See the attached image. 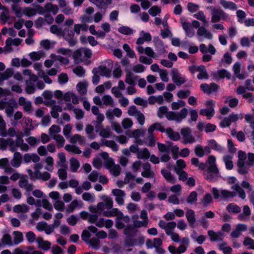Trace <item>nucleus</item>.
I'll return each mask as SVG.
<instances>
[{
  "label": "nucleus",
  "instance_id": "nucleus-11",
  "mask_svg": "<svg viewBox=\"0 0 254 254\" xmlns=\"http://www.w3.org/2000/svg\"><path fill=\"white\" fill-rule=\"evenodd\" d=\"M22 162V155L19 152H15L13 154V159L11 161V165L15 167H19Z\"/></svg>",
  "mask_w": 254,
  "mask_h": 254
},
{
  "label": "nucleus",
  "instance_id": "nucleus-54",
  "mask_svg": "<svg viewBox=\"0 0 254 254\" xmlns=\"http://www.w3.org/2000/svg\"><path fill=\"white\" fill-rule=\"evenodd\" d=\"M82 55V48L76 50L73 54L72 57L75 61L79 60L80 62H83L82 60L80 59Z\"/></svg>",
  "mask_w": 254,
  "mask_h": 254
},
{
  "label": "nucleus",
  "instance_id": "nucleus-7",
  "mask_svg": "<svg viewBox=\"0 0 254 254\" xmlns=\"http://www.w3.org/2000/svg\"><path fill=\"white\" fill-rule=\"evenodd\" d=\"M153 42L155 49L159 53L163 54L166 52L164 43L159 37H154Z\"/></svg>",
  "mask_w": 254,
  "mask_h": 254
},
{
  "label": "nucleus",
  "instance_id": "nucleus-28",
  "mask_svg": "<svg viewBox=\"0 0 254 254\" xmlns=\"http://www.w3.org/2000/svg\"><path fill=\"white\" fill-rule=\"evenodd\" d=\"M118 31L121 34L126 35H130L133 34V30L127 26H122L118 29Z\"/></svg>",
  "mask_w": 254,
  "mask_h": 254
},
{
  "label": "nucleus",
  "instance_id": "nucleus-12",
  "mask_svg": "<svg viewBox=\"0 0 254 254\" xmlns=\"http://www.w3.org/2000/svg\"><path fill=\"white\" fill-rule=\"evenodd\" d=\"M154 130L160 131L161 132H165L166 131L165 128L162 126L160 123H155L151 125L148 128V133L153 134Z\"/></svg>",
  "mask_w": 254,
  "mask_h": 254
},
{
  "label": "nucleus",
  "instance_id": "nucleus-16",
  "mask_svg": "<svg viewBox=\"0 0 254 254\" xmlns=\"http://www.w3.org/2000/svg\"><path fill=\"white\" fill-rule=\"evenodd\" d=\"M214 76L216 79L218 78L223 79L226 77L229 79L231 77V74L226 69H221L218 70L217 72L214 74Z\"/></svg>",
  "mask_w": 254,
  "mask_h": 254
},
{
  "label": "nucleus",
  "instance_id": "nucleus-47",
  "mask_svg": "<svg viewBox=\"0 0 254 254\" xmlns=\"http://www.w3.org/2000/svg\"><path fill=\"white\" fill-rule=\"evenodd\" d=\"M212 201V196L210 193H207L202 200V204L204 207H207Z\"/></svg>",
  "mask_w": 254,
  "mask_h": 254
},
{
  "label": "nucleus",
  "instance_id": "nucleus-43",
  "mask_svg": "<svg viewBox=\"0 0 254 254\" xmlns=\"http://www.w3.org/2000/svg\"><path fill=\"white\" fill-rule=\"evenodd\" d=\"M73 71L78 77H79L84 76L85 73V70L81 65L77 66L74 69H73Z\"/></svg>",
  "mask_w": 254,
  "mask_h": 254
},
{
  "label": "nucleus",
  "instance_id": "nucleus-64",
  "mask_svg": "<svg viewBox=\"0 0 254 254\" xmlns=\"http://www.w3.org/2000/svg\"><path fill=\"white\" fill-rule=\"evenodd\" d=\"M61 128L59 126L55 125H52L49 129V132L51 135L53 134L58 133L61 131Z\"/></svg>",
  "mask_w": 254,
  "mask_h": 254
},
{
  "label": "nucleus",
  "instance_id": "nucleus-9",
  "mask_svg": "<svg viewBox=\"0 0 254 254\" xmlns=\"http://www.w3.org/2000/svg\"><path fill=\"white\" fill-rule=\"evenodd\" d=\"M207 234L211 242L219 241L222 240L223 233L221 232L216 233L213 230H210L208 231Z\"/></svg>",
  "mask_w": 254,
  "mask_h": 254
},
{
  "label": "nucleus",
  "instance_id": "nucleus-29",
  "mask_svg": "<svg viewBox=\"0 0 254 254\" xmlns=\"http://www.w3.org/2000/svg\"><path fill=\"white\" fill-rule=\"evenodd\" d=\"M14 235V243L15 245H18L22 243L23 241V236L21 232L15 231L13 232Z\"/></svg>",
  "mask_w": 254,
  "mask_h": 254
},
{
  "label": "nucleus",
  "instance_id": "nucleus-37",
  "mask_svg": "<svg viewBox=\"0 0 254 254\" xmlns=\"http://www.w3.org/2000/svg\"><path fill=\"white\" fill-rule=\"evenodd\" d=\"M137 245V239L133 237H126L125 246L126 247H134Z\"/></svg>",
  "mask_w": 254,
  "mask_h": 254
},
{
  "label": "nucleus",
  "instance_id": "nucleus-62",
  "mask_svg": "<svg viewBox=\"0 0 254 254\" xmlns=\"http://www.w3.org/2000/svg\"><path fill=\"white\" fill-rule=\"evenodd\" d=\"M139 34L145 42H150L152 40V36L149 32H145L143 30H142L140 32Z\"/></svg>",
  "mask_w": 254,
  "mask_h": 254
},
{
  "label": "nucleus",
  "instance_id": "nucleus-50",
  "mask_svg": "<svg viewBox=\"0 0 254 254\" xmlns=\"http://www.w3.org/2000/svg\"><path fill=\"white\" fill-rule=\"evenodd\" d=\"M12 10L15 14L16 17H21L22 13L21 12V8L17 4H13L12 5Z\"/></svg>",
  "mask_w": 254,
  "mask_h": 254
},
{
  "label": "nucleus",
  "instance_id": "nucleus-38",
  "mask_svg": "<svg viewBox=\"0 0 254 254\" xmlns=\"http://www.w3.org/2000/svg\"><path fill=\"white\" fill-rule=\"evenodd\" d=\"M101 199L104 201L105 205L106 206L107 209H110L112 208L113 200L111 197L106 195H103Z\"/></svg>",
  "mask_w": 254,
  "mask_h": 254
},
{
  "label": "nucleus",
  "instance_id": "nucleus-25",
  "mask_svg": "<svg viewBox=\"0 0 254 254\" xmlns=\"http://www.w3.org/2000/svg\"><path fill=\"white\" fill-rule=\"evenodd\" d=\"M45 8L48 12H52L53 14H56L59 11V7L57 5L50 2L47 3L45 5Z\"/></svg>",
  "mask_w": 254,
  "mask_h": 254
},
{
  "label": "nucleus",
  "instance_id": "nucleus-8",
  "mask_svg": "<svg viewBox=\"0 0 254 254\" xmlns=\"http://www.w3.org/2000/svg\"><path fill=\"white\" fill-rule=\"evenodd\" d=\"M138 230L131 224L127 225L124 229V234L126 237H134L136 236Z\"/></svg>",
  "mask_w": 254,
  "mask_h": 254
},
{
  "label": "nucleus",
  "instance_id": "nucleus-14",
  "mask_svg": "<svg viewBox=\"0 0 254 254\" xmlns=\"http://www.w3.org/2000/svg\"><path fill=\"white\" fill-rule=\"evenodd\" d=\"M182 27L185 31L186 36L189 38H191L194 36V31L191 27V25L190 23L184 22L182 23Z\"/></svg>",
  "mask_w": 254,
  "mask_h": 254
},
{
  "label": "nucleus",
  "instance_id": "nucleus-27",
  "mask_svg": "<svg viewBox=\"0 0 254 254\" xmlns=\"http://www.w3.org/2000/svg\"><path fill=\"white\" fill-rule=\"evenodd\" d=\"M99 70H97L98 73L101 76H106L107 77H110L111 75V70L106 66H99L98 67Z\"/></svg>",
  "mask_w": 254,
  "mask_h": 254
},
{
  "label": "nucleus",
  "instance_id": "nucleus-13",
  "mask_svg": "<svg viewBox=\"0 0 254 254\" xmlns=\"http://www.w3.org/2000/svg\"><path fill=\"white\" fill-rule=\"evenodd\" d=\"M197 71L199 72L197 75V77L198 79H208L209 78V75L204 65H198Z\"/></svg>",
  "mask_w": 254,
  "mask_h": 254
},
{
  "label": "nucleus",
  "instance_id": "nucleus-18",
  "mask_svg": "<svg viewBox=\"0 0 254 254\" xmlns=\"http://www.w3.org/2000/svg\"><path fill=\"white\" fill-rule=\"evenodd\" d=\"M169 138L173 141H178L180 138V135L178 132L174 131L171 127L167 128L166 131Z\"/></svg>",
  "mask_w": 254,
  "mask_h": 254
},
{
  "label": "nucleus",
  "instance_id": "nucleus-48",
  "mask_svg": "<svg viewBox=\"0 0 254 254\" xmlns=\"http://www.w3.org/2000/svg\"><path fill=\"white\" fill-rule=\"evenodd\" d=\"M54 139L57 141V145L59 148H61L64 146L65 140L62 135L61 134L55 135L54 137Z\"/></svg>",
  "mask_w": 254,
  "mask_h": 254
},
{
  "label": "nucleus",
  "instance_id": "nucleus-60",
  "mask_svg": "<svg viewBox=\"0 0 254 254\" xmlns=\"http://www.w3.org/2000/svg\"><path fill=\"white\" fill-rule=\"evenodd\" d=\"M78 220V219L76 216L71 215L69 217L67 218L66 221L69 225L74 226L77 224Z\"/></svg>",
  "mask_w": 254,
  "mask_h": 254
},
{
  "label": "nucleus",
  "instance_id": "nucleus-26",
  "mask_svg": "<svg viewBox=\"0 0 254 254\" xmlns=\"http://www.w3.org/2000/svg\"><path fill=\"white\" fill-rule=\"evenodd\" d=\"M204 179L209 182H214L216 181L219 176V173H210L207 174L204 173Z\"/></svg>",
  "mask_w": 254,
  "mask_h": 254
},
{
  "label": "nucleus",
  "instance_id": "nucleus-36",
  "mask_svg": "<svg viewBox=\"0 0 254 254\" xmlns=\"http://www.w3.org/2000/svg\"><path fill=\"white\" fill-rule=\"evenodd\" d=\"M232 188L238 192L241 198L244 199L246 198V195L244 190L238 184H235Z\"/></svg>",
  "mask_w": 254,
  "mask_h": 254
},
{
  "label": "nucleus",
  "instance_id": "nucleus-46",
  "mask_svg": "<svg viewBox=\"0 0 254 254\" xmlns=\"http://www.w3.org/2000/svg\"><path fill=\"white\" fill-rule=\"evenodd\" d=\"M195 154L199 158H202L204 156V150L203 147L200 144L195 146L194 148Z\"/></svg>",
  "mask_w": 254,
  "mask_h": 254
},
{
  "label": "nucleus",
  "instance_id": "nucleus-49",
  "mask_svg": "<svg viewBox=\"0 0 254 254\" xmlns=\"http://www.w3.org/2000/svg\"><path fill=\"white\" fill-rule=\"evenodd\" d=\"M161 9L158 6H152L148 10V13L152 16H156L157 14L161 13Z\"/></svg>",
  "mask_w": 254,
  "mask_h": 254
},
{
  "label": "nucleus",
  "instance_id": "nucleus-39",
  "mask_svg": "<svg viewBox=\"0 0 254 254\" xmlns=\"http://www.w3.org/2000/svg\"><path fill=\"white\" fill-rule=\"evenodd\" d=\"M86 243L89 244L90 246H91L96 250L99 249V248L100 241L98 238L96 237H93L90 240H89L88 243Z\"/></svg>",
  "mask_w": 254,
  "mask_h": 254
},
{
  "label": "nucleus",
  "instance_id": "nucleus-44",
  "mask_svg": "<svg viewBox=\"0 0 254 254\" xmlns=\"http://www.w3.org/2000/svg\"><path fill=\"white\" fill-rule=\"evenodd\" d=\"M23 14L28 17H31L36 14V10L34 8L26 7L23 9Z\"/></svg>",
  "mask_w": 254,
  "mask_h": 254
},
{
  "label": "nucleus",
  "instance_id": "nucleus-15",
  "mask_svg": "<svg viewBox=\"0 0 254 254\" xmlns=\"http://www.w3.org/2000/svg\"><path fill=\"white\" fill-rule=\"evenodd\" d=\"M186 217L190 226L193 227V225L196 221L194 211L192 209H189L186 213Z\"/></svg>",
  "mask_w": 254,
  "mask_h": 254
},
{
  "label": "nucleus",
  "instance_id": "nucleus-59",
  "mask_svg": "<svg viewBox=\"0 0 254 254\" xmlns=\"http://www.w3.org/2000/svg\"><path fill=\"white\" fill-rule=\"evenodd\" d=\"M54 208L58 211H64V203L61 200H57L54 204Z\"/></svg>",
  "mask_w": 254,
  "mask_h": 254
},
{
  "label": "nucleus",
  "instance_id": "nucleus-32",
  "mask_svg": "<svg viewBox=\"0 0 254 254\" xmlns=\"http://www.w3.org/2000/svg\"><path fill=\"white\" fill-rule=\"evenodd\" d=\"M27 172L32 180L41 179V173L39 170H35L34 172H33L31 169H27Z\"/></svg>",
  "mask_w": 254,
  "mask_h": 254
},
{
  "label": "nucleus",
  "instance_id": "nucleus-45",
  "mask_svg": "<svg viewBox=\"0 0 254 254\" xmlns=\"http://www.w3.org/2000/svg\"><path fill=\"white\" fill-rule=\"evenodd\" d=\"M176 173L179 175V179L182 181H185L188 179V175L185 171L178 170L177 168H175Z\"/></svg>",
  "mask_w": 254,
  "mask_h": 254
},
{
  "label": "nucleus",
  "instance_id": "nucleus-6",
  "mask_svg": "<svg viewBox=\"0 0 254 254\" xmlns=\"http://www.w3.org/2000/svg\"><path fill=\"white\" fill-rule=\"evenodd\" d=\"M112 193L116 196L115 201L120 205H122L124 203V197L126 193L125 191L122 190L115 189L112 190Z\"/></svg>",
  "mask_w": 254,
  "mask_h": 254
},
{
  "label": "nucleus",
  "instance_id": "nucleus-58",
  "mask_svg": "<svg viewBox=\"0 0 254 254\" xmlns=\"http://www.w3.org/2000/svg\"><path fill=\"white\" fill-rule=\"evenodd\" d=\"M68 81V77L66 73H61L58 76V82L61 84L66 83Z\"/></svg>",
  "mask_w": 254,
  "mask_h": 254
},
{
  "label": "nucleus",
  "instance_id": "nucleus-1",
  "mask_svg": "<svg viewBox=\"0 0 254 254\" xmlns=\"http://www.w3.org/2000/svg\"><path fill=\"white\" fill-rule=\"evenodd\" d=\"M211 192L215 199H218L220 198L223 201H226L230 198H232L237 194L235 192L227 190L222 189L219 191L216 188H213L211 190Z\"/></svg>",
  "mask_w": 254,
  "mask_h": 254
},
{
  "label": "nucleus",
  "instance_id": "nucleus-2",
  "mask_svg": "<svg viewBox=\"0 0 254 254\" xmlns=\"http://www.w3.org/2000/svg\"><path fill=\"white\" fill-rule=\"evenodd\" d=\"M188 114V109L184 108L180 112L176 113L173 111H168L167 115H166V117L169 121H175L177 123H180L186 118Z\"/></svg>",
  "mask_w": 254,
  "mask_h": 254
},
{
  "label": "nucleus",
  "instance_id": "nucleus-31",
  "mask_svg": "<svg viewBox=\"0 0 254 254\" xmlns=\"http://www.w3.org/2000/svg\"><path fill=\"white\" fill-rule=\"evenodd\" d=\"M150 152L146 148H144L142 150L139 151L137 153V157L138 159H147L150 157Z\"/></svg>",
  "mask_w": 254,
  "mask_h": 254
},
{
  "label": "nucleus",
  "instance_id": "nucleus-5",
  "mask_svg": "<svg viewBox=\"0 0 254 254\" xmlns=\"http://www.w3.org/2000/svg\"><path fill=\"white\" fill-rule=\"evenodd\" d=\"M181 133L184 139V143L185 144L192 143L195 142V138L191 135V130L189 127L182 128Z\"/></svg>",
  "mask_w": 254,
  "mask_h": 254
},
{
  "label": "nucleus",
  "instance_id": "nucleus-24",
  "mask_svg": "<svg viewBox=\"0 0 254 254\" xmlns=\"http://www.w3.org/2000/svg\"><path fill=\"white\" fill-rule=\"evenodd\" d=\"M70 164L71 171L72 172H76L80 167L79 161L74 157H71L70 159Z\"/></svg>",
  "mask_w": 254,
  "mask_h": 254
},
{
  "label": "nucleus",
  "instance_id": "nucleus-40",
  "mask_svg": "<svg viewBox=\"0 0 254 254\" xmlns=\"http://www.w3.org/2000/svg\"><path fill=\"white\" fill-rule=\"evenodd\" d=\"M168 112V109L166 106H161L159 108L158 110L157 111V115L159 118L162 119L165 116H166Z\"/></svg>",
  "mask_w": 254,
  "mask_h": 254
},
{
  "label": "nucleus",
  "instance_id": "nucleus-4",
  "mask_svg": "<svg viewBox=\"0 0 254 254\" xmlns=\"http://www.w3.org/2000/svg\"><path fill=\"white\" fill-rule=\"evenodd\" d=\"M62 35L64 39L68 42L69 46L73 47L77 43V40L74 38V33L73 30L64 28L63 31Z\"/></svg>",
  "mask_w": 254,
  "mask_h": 254
},
{
  "label": "nucleus",
  "instance_id": "nucleus-23",
  "mask_svg": "<svg viewBox=\"0 0 254 254\" xmlns=\"http://www.w3.org/2000/svg\"><path fill=\"white\" fill-rule=\"evenodd\" d=\"M161 173L168 182L171 183H175V178L170 172L165 169H162Z\"/></svg>",
  "mask_w": 254,
  "mask_h": 254
},
{
  "label": "nucleus",
  "instance_id": "nucleus-55",
  "mask_svg": "<svg viewBox=\"0 0 254 254\" xmlns=\"http://www.w3.org/2000/svg\"><path fill=\"white\" fill-rule=\"evenodd\" d=\"M172 144L173 143L171 142L170 146H167L165 144H164L163 143H162L160 142H158L157 146H158V149L160 152L168 153L169 151V150L170 149V147L171 146Z\"/></svg>",
  "mask_w": 254,
  "mask_h": 254
},
{
  "label": "nucleus",
  "instance_id": "nucleus-20",
  "mask_svg": "<svg viewBox=\"0 0 254 254\" xmlns=\"http://www.w3.org/2000/svg\"><path fill=\"white\" fill-rule=\"evenodd\" d=\"M214 109L212 107L202 109L200 111V114L201 116H206L208 120H210L214 116Z\"/></svg>",
  "mask_w": 254,
  "mask_h": 254
},
{
  "label": "nucleus",
  "instance_id": "nucleus-53",
  "mask_svg": "<svg viewBox=\"0 0 254 254\" xmlns=\"http://www.w3.org/2000/svg\"><path fill=\"white\" fill-rule=\"evenodd\" d=\"M1 242L4 245H12V238L8 234H4L2 239Z\"/></svg>",
  "mask_w": 254,
  "mask_h": 254
},
{
  "label": "nucleus",
  "instance_id": "nucleus-63",
  "mask_svg": "<svg viewBox=\"0 0 254 254\" xmlns=\"http://www.w3.org/2000/svg\"><path fill=\"white\" fill-rule=\"evenodd\" d=\"M134 103L137 105L142 106L144 107H146L147 106V101L139 97H138L134 99Z\"/></svg>",
  "mask_w": 254,
  "mask_h": 254
},
{
  "label": "nucleus",
  "instance_id": "nucleus-56",
  "mask_svg": "<svg viewBox=\"0 0 254 254\" xmlns=\"http://www.w3.org/2000/svg\"><path fill=\"white\" fill-rule=\"evenodd\" d=\"M92 73H93L92 80V83L94 85H96L99 83L100 81V77L98 75H97V73H98L97 72V68H94L92 70Z\"/></svg>",
  "mask_w": 254,
  "mask_h": 254
},
{
  "label": "nucleus",
  "instance_id": "nucleus-42",
  "mask_svg": "<svg viewBox=\"0 0 254 254\" xmlns=\"http://www.w3.org/2000/svg\"><path fill=\"white\" fill-rule=\"evenodd\" d=\"M123 217L124 215L119 216L116 219L115 227L118 230H121L123 228L125 229L126 227L125 224L122 221V219H123Z\"/></svg>",
  "mask_w": 254,
  "mask_h": 254
},
{
  "label": "nucleus",
  "instance_id": "nucleus-21",
  "mask_svg": "<svg viewBox=\"0 0 254 254\" xmlns=\"http://www.w3.org/2000/svg\"><path fill=\"white\" fill-rule=\"evenodd\" d=\"M208 142L209 146L212 149L219 152H222L223 151L224 148L218 144L215 139H210L208 140Z\"/></svg>",
  "mask_w": 254,
  "mask_h": 254
},
{
  "label": "nucleus",
  "instance_id": "nucleus-34",
  "mask_svg": "<svg viewBox=\"0 0 254 254\" xmlns=\"http://www.w3.org/2000/svg\"><path fill=\"white\" fill-rule=\"evenodd\" d=\"M197 193L195 191H191L187 198V202L189 204L195 203L197 201Z\"/></svg>",
  "mask_w": 254,
  "mask_h": 254
},
{
  "label": "nucleus",
  "instance_id": "nucleus-19",
  "mask_svg": "<svg viewBox=\"0 0 254 254\" xmlns=\"http://www.w3.org/2000/svg\"><path fill=\"white\" fill-rule=\"evenodd\" d=\"M220 3L225 9H229L232 10H235L237 9V4L232 1L220 0Z\"/></svg>",
  "mask_w": 254,
  "mask_h": 254
},
{
  "label": "nucleus",
  "instance_id": "nucleus-3",
  "mask_svg": "<svg viewBox=\"0 0 254 254\" xmlns=\"http://www.w3.org/2000/svg\"><path fill=\"white\" fill-rule=\"evenodd\" d=\"M211 22L217 23L222 20H226L228 17V15L220 8H213L211 11Z\"/></svg>",
  "mask_w": 254,
  "mask_h": 254
},
{
  "label": "nucleus",
  "instance_id": "nucleus-41",
  "mask_svg": "<svg viewBox=\"0 0 254 254\" xmlns=\"http://www.w3.org/2000/svg\"><path fill=\"white\" fill-rule=\"evenodd\" d=\"M44 55V53L42 51L39 52H32L30 53L29 56L30 59L33 61H39Z\"/></svg>",
  "mask_w": 254,
  "mask_h": 254
},
{
  "label": "nucleus",
  "instance_id": "nucleus-57",
  "mask_svg": "<svg viewBox=\"0 0 254 254\" xmlns=\"http://www.w3.org/2000/svg\"><path fill=\"white\" fill-rule=\"evenodd\" d=\"M148 224L147 220H144L143 221L139 220H135L133 223V226L135 229L139 228L141 227H147Z\"/></svg>",
  "mask_w": 254,
  "mask_h": 254
},
{
  "label": "nucleus",
  "instance_id": "nucleus-33",
  "mask_svg": "<svg viewBox=\"0 0 254 254\" xmlns=\"http://www.w3.org/2000/svg\"><path fill=\"white\" fill-rule=\"evenodd\" d=\"M65 149L68 152H71L76 154H79L81 153L80 148L75 145L67 144L65 146Z\"/></svg>",
  "mask_w": 254,
  "mask_h": 254
},
{
  "label": "nucleus",
  "instance_id": "nucleus-35",
  "mask_svg": "<svg viewBox=\"0 0 254 254\" xmlns=\"http://www.w3.org/2000/svg\"><path fill=\"white\" fill-rule=\"evenodd\" d=\"M227 210L230 213H238L240 212L241 208L238 205L232 203L227 205Z\"/></svg>",
  "mask_w": 254,
  "mask_h": 254
},
{
  "label": "nucleus",
  "instance_id": "nucleus-61",
  "mask_svg": "<svg viewBox=\"0 0 254 254\" xmlns=\"http://www.w3.org/2000/svg\"><path fill=\"white\" fill-rule=\"evenodd\" d=\"M63 30L56 25H52L50 27L51 33L57 35H62Z\"/></svg>",
  "mask_w": 254,
  "mask_h": 254
},
{
  "label": "nucleus",
  "instance_id": "nucleus-17",
  "mask_svg": "<svg viewBox=\"0 0 254 254\" xmlns=\"http://www.w3.org/2000/svg\"><path fill=\"white\" fill-rule=\"evenodd\" d=\"M137 77V76H134L131 72L129 70H127L125 82L127 84L132 86H134L135 85V81L136 80Z\"/></svg>",
  "mask_w": 254,
  "mask_h": 254
},
{
  "label": "nucleus",
  "instance_id": "nucleus-52",
  "mask_svg": "<svg viewBox=\"0 0 254 254\" xmlns=\"http://www.w3.org/2000/svg\"><path fill=\"white\" fill-rule=\"evenodd\" d=\"M245 246H249V249L254 250V240L250 237L246 238L243 242Z\"/></svg>",
  "mask_w": 254,
  "mask_h": 254
},
{
  "label": "nucleus",
  "instance_id": "nucleus-22",
  "mask_svg": "<svg viewBox=\"0 0 254 254\" xmlns=\"http://www.w3.org/2000/svg\"><path fill=\"white\" fill-rule=\"evenodd\" d=\"M88 83L85 82H79L76 85L77 90L81 95H85L87 93Z\"/></svg>",
  "mask_w": 254,
  "mask_h": 254
},
{
  "label": "nucleus",
  "instance_id": "nucleus-10",
  "mask_svg": "<svg viewBox=\"0 0 254 254\" xmlns=\"http://www.w3.org/2000/svg\"><path fill=\"white\" fill-rule=\"evenodd\" d=\"M101 146H106L111 148L114 152H117L119 149L118 145L114 140H108L102 139L101 142L100 143Z\"/></svg>",
  "mask_w": 254,
  "mask_h": 254
},
{
  "label": "nucleus",
  "instance_id": "nucleus-51",
  "mask_svg": "<svg viewBox=\"0 0 254 254\" xmlns=\"http://www.w3.org/2000/svg\"><path fill=\"white\" fill-rule=\"evenodd\" d=\"M190 94V91L189 90H180L177 92V96L180 99H185L188 98Z\"/></svg>",
  "mask_w": 254,
  "mask_h": 254
},
{
  "label": "nucleus",
  "instance_id": "nucleus-30",
  "mask_svg": "<svg viewBox=\"0 0 254 254\" xmlns=\"http://www.w3.org/2000/svg\"><path fill=\"white\" fill-rule=\"evenodd\" d=\"M12 138H8L4 139L0 137V149L2 150H5L7 149V146L9 145V143L12 144Z\"/></svg>",
  "mask_w": 254,
  "mask_h": 254
}]
</instances>
